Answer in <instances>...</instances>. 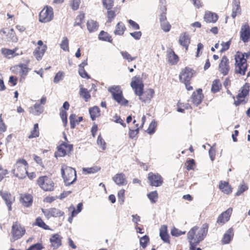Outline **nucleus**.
Returning a JSON list of instances; mask_svg holds the SVG:
<instances>
[{"mask_svg": "<svg viewBox=\"0 0 250 250\" xmlns=\"http://www.w3.org/2000/svg\"><path fill=\"white\" fill-rule=\"evenodd\" d=\"M130 85L135 94L144 103L149 102L154 96L155 91L153 89L148 88L144 91V84L140 76H135L132 78Z\"/></svg>", "mask_w": 250, "mask_h": 250, "instance_id": "f257e3e1", "label": "nucleus"}, {"mask_svg": "<svg viewBox=\"0 0 250 250\" xmlns=\"http://www.w3.org/2000/svg\"><path fill=\"white\" fill-rule=\"evenodd\" d=\"M208 229V224L205 223L201 228L195 226L189 230L187 234V238L190 244L189 250H194V246H196L204 239L207 235Z\"/></svg>", "mask_w": 250, "mask_h": 250, "instance_id": "f03ea898", "label": "nucleus"}, {"mask_svg": "<svg viewBox=\"0 0 250 250\" xmlns=\"http://www.w3.org/2000/svg\"><path fill=\"white\" fill-rule=\"evenodd\" d=\"M196 71L188 66L185 67L182 69L179 74V80L183 83L188 91H192L193 87L191 85V82L192 78L196 74Z\"/></svg>", "mask_w": 250, "mask_h": 250, "instance_id": "7ed1b4c3", "label": "nucleus"}, {"mask_svg": "<svg viewBox=\"0 0 250 250\" xmlns=\"http://www.w3.org/2000/svg\"><path fill=\"white\" fill-rule=\"evenodd\" d=\"M61 174L66 186H70L74 184L77 180L76 170L64 164L61 166Z\"/></svg>", "mask_w": 250, "mask_h": 250, "instance_id": "20e7f679", "label": "nucleus"}, {"mask_svg": "<svg viewBox=\"0 0 250 250\" xmlns=\"http://www.w3.org/2000/svg\"><path fill=\"white\" fill-rule=\"evenodd\" d=\"M235 73L244 76L248 69V64L246 59L244 58V55L240 51L236 52L234 55Z\"/></svg>", "mask_w": 250, "mask_h": 250, "instance_id": "39448f33", "label": "nucleus"}, {"mask_svg": "<svg viewBox=\"0 0 250 250\" xmlns=\"http://www.w3.org/2000/svg\"><path fill=\"white\" fill-rule=\"evenodd\" d=\"M28 167L27 162L23 158H20L14 165L12 172L15 177L19 179H23L27 175Z\"/></svg>", "mask_w": 250, "mask_h": 250, "instance_id": "423d86ee", "label": "nucleus"}, {"mask_svg": "<svg viewBox=\"0 0 250 250\" xmlns=\"http://www.w3.org/2000/svg\"><path fill=\"white\" fill-rule=\"evenodd\" d=\"M25 232L26 229L25 227L19 221L14 222L11 226L10 233V241L14 242L21 239L25 234Z\"/></svg>", "mask_w": 250, "mask_h": 250, "instance_id": "0eeeda50", "label": "nucleus"}, {"mask_svg": "<svg viewBox=\"0 0 250 250\" xmlns=\"http://www.w3.org/2000/svg\"><path fill=\"white\" fill-rule=\"evenodd\" d=\"M36 182L38 186L44 191H53L56 187V184L53 180L46 175L40 176Z\"/></svg>", "mask_w": 250, "mask_h": 250, "instance_id": "6e6552de", "label": "nucleus"}, {"mask_svg": "<svg viewBox=\"0 0 250 250\" xmlns=\"http://www.w3.org/2000/svg\"><path fill=\"white\" fill-rule=\"evenodd\" d=\"M108 90L111 93L113 99L119 104L124 106L128 105V101L124 97L123 91L119 86L111 87Z\"/></svg>", "mask_w": 250, "mask_h": 250, "instance_id": "1a4fd4ad", "label": "nucleus"}, {"mask_svg": "<svg viewBox=\"0 0 250 250\" xmlns=\"http://www.w3.org/2000/svg\"><path fill=\"white\" fill-rule=\"evenodd\" d=\"M250 91V84L248 83H246L241 88L239 92L236 97V100L234 101V104L236 106H238L240 104H245L247 100L246 97L249 94Z\"/></svg>", "mask_w": 250, "mask_h": 250, "instance_id": "9d476101", "label": "nucleus"}, {"mask_svg": "<svg viewBox=\"0 0 250 250\" xmlns=\"http://www.w3.org/2000/svg\"><path fill=\"white\" fill-rule=\"evenodd\" d=\"M160 14L159 15V21L160 27L165 32H169L171 28V25L167 21V7L165 5H162L160 7Z\"/></svg>", "mask_w": 250, "mask_h": 250, "instance_id": "9b49d317", "label": "nucleus"}, {"mask_svg": "<svg viewBox=\"0 0 250 250\" xmlns=\"http://www.w3.org/2000/svg\"><path fill=\"white\" fill-rule=\"evenodd\" d=\"M39 21L46 23L52 21L54 18L53 8L48 6H45L39 14Z\"/></svg>", "mask_w": 250, "mask_h": 250, "instance_id": "f8f14e48", "label": "nucleus"}, {"mask_svg": "<svg viewBox=\"0 0 250 250\" xmlns=\"http://www.w3.org/2000/svg\"><path fill=\"white\" fill-rule=\"evenodd\" d=\"M230 69L229 61L228 57L223 56L218 65V70L223 76L227 75Z\"/></svg>", "mask_w": 250, "mask_h": 250, "instance_id": "ddd939ff", "label": "nucleus"}, {"mask_svg": "<svg viewBox=\"0 0 250 250\" xmlns=\"http://www.w3.org/2000/svg\"><path fill=\"white\" fill-rule=\"evenodd\" d=\"M0 195L4 201L7 207H8V210H12V205L15 201V196H13L10 192L1 190L0 191Z\"/></svg>", "mask_w": 250, "mask_h": 250, "instance_id": "4468645a", "label": "nucleus"}, {"mask_svg": "<svg viewBox=\"0 0 250 250\" xmlns=\"http://www.w3.org/2000/svg\"><path fill=\"white\" fill-rule=\"evenodd\" d=\"M148 180L150 186L156 187L161 186L163 183V178L160 174L152 172L148 174Z\"/></svg>", "mask_w": 250, "mask_h": 250, "instance_id": "2eb2a0df", "label": "nucleus"}, {"mask_svg": "<svg viewBox=\"0 0 250 250\" xmlns=\"http://www.w3.org/2000/svg\"><path fill=\"white\" fill-rule=\"evenodd\" d=\"M73 149V145L68 144L66 143H62L58 146L57 151L56 155L59 157H64L70 153Z\"/></svg>", "mask_w": 250, "mask_h": 250, "instance_id": "dca6fc26", "label": "nucleus"}, {"mask_svg": "<svg viewBox=\"0 0 250 250\" xmlns=\"http://www.w3.org/2000/svg\"><path fill=\"white\" fill-rule=\"evenodd\" d=\"M19 201L23 207L29 208L32 205L33 196L28 193H21L20 194Z\"/></svg>", "mask_w": 250, "mask_h": 250, "instance_id": "f3484780", "label": "nucleus"}, {"mask_svg": "<svg viewBox=\"0 0 250 250\" xmlns=\"http://www.w3.org/2000/svg\"><path fill=\"white\" fill-rule=\"evenodd\" d=\"M240 38L244 43L250 41V26L248 23H245L242 25L240 31Z\"/></svg>", "mask_w": 250, "mask_h": 250, "instance_id": "a211bd4d", "label": "nucleus"}, {"mask_svg": "<svg viewBox=\"0 0 250 250\" xmlns=\"http://www.w3.org/2000/svg\"><path fill=\"white\" fill-rule=\"evenodd\" d=\"M204 97L202 89L198 88L192 93L190 97V100L194 105L198 106L201 104Z\"/></svg>", "mask_w": 250, "mask_h": 250, "instance_id": "6ab92c4d", "label": "nucleus"}, {"mask_svg": "<svg viewBox=\"0 0 250 250\" xmlns=\"http://www.w3.org/2000/svg\"><path fill=\"white\" fill-rule=\"evenodd\" d=\"M0 34H2L5 36V40L8 42H16L18 41V38L13 28L3 29L0 31Z\"/></svg>", "mask_w": 250, "mask_h": 250, "instance_id": "aec40b11", "label": "nucleus"}, {"mask_svg": "<svg viewBox=\"0 0 250 250\" xmlns=\"http://www.w3.org/2000/svg\"><path fill=\"white\" fill-rule=\"evenodd\" d=\"M42 211L45 217L47 218L53 217H60L64 215V212L60 209L52 208L49 209H42Z\"/></svg>", "mask_w": 250, "mask_h": 250, "instance_id": "412c9836", "label": "nucleus"}, {"mask_svg": "<svg viewBox=\"0 0 250 250\" xmlns=\"http://www.w3.org/2000/svg\"><path fill=\"white\" fill-rule=\"evenodd\" d=\"M232 212V208H229L226 211L223 212L218 217L216 223L220 226H222L225 224L229 220Z\"/></svg>", "mask_w": 250, "mask_h": 250, "instance_id": "4be33fe9", "label": "nucleus"}, {"mask_svg": "<svg viewBox=\"0 0 250 250\" xmlns=\"http://www.w3.org/2000/svg\"><path fill=\"white\" fill-rule=\"evenodd\" d=\"M190 41V37L186 32L181 33L179 36L178 40L179 43L180 45L185 48L186 51L188 50Z\"/></svg>", "mask_w": 250, "mask_h": 250, "instance_id": "5701e85b", "label": "nucleus"}, {"mask_svg": "<svg viewBox=\"0 0 250 250\" xmlns=\"http://www.w3.org/2000/svg\"><path fill=\"white\" fill-rule=\"evenodd\" d=\"M159 235L162 241L166 243H170V236L168 233L167 227V225H162L160 228Z\"/></svg>", "mask_w": 250, "mask_h": 250, "instance_id": "b1692460", "label": "nucleus"}, {"mask_svg": "<svg viewBox=\"0 0 250 250\" xmlns=\"http://www.w3.org/2000/svg\"><path fill=\"white\" fill-rule=\"evenodd\" d=\"M218 188L222 192L227 195L231 194L232 192V188L228 182L220 181Z\"/></svg>", "mask_w": 250, "mask_h": 250, "instance_id": "393cba45", "label": "nucleus"}, {"mask_svg": "<svg viewBox=\"0 0 250 250\" xmlns=\"http://www.w3.org/2000/svg\"><path fill=\"white\" fill-rule=\"evenodd\" d=\"M167 57L168 62L172 65H176L179 61L178 56L172 49H170L167 51Z\"/></svg>", "mask_w": 250, "mask_h": 250, "instance_id": "a878e982", "label": "nucleus"}, {"mask_svg": "<svg viewBox=\"0 0 250 250\" xmlns=\"http://www.w3.org/2000/svg\"><path fill=\"white\" fill-rule=\"evenodd\" d=\"M233 236L234 230L231 227L224 234L221 240L222 244L223 245L229 244L232 240Z\"/></svg>", "mask_w": 250, "mask_h": 250, "instance_id": "bb28decb", "label": "nucleus"}, {"mask_svg": "<svg viewBox=\"0 0 250 250\" xmlns=\"http://www.w3.org/2000/svg\"><path fill=\"white\" fill-rule=\"evenodd\" d=\"M241 13L240 0H233L232 2L231 17L233 19Z\"/></svg>", "mask_w": 250, "mask_h": 250, "instance_id": "cd10ccee", "label": "nucleus"}, {"mask_svg": "<svg viewBox=\"0 0 250 250\" xmlns=\"http://www.w3.org/2000/svg\"><path fill=\"white\" fill-rule=\"evenodd\" d=\"M204 21L208 23H215L218 19V16L217 14L210 11L205 12L204 16Z\"/></svg>", "mask_w": 250, "mask_h": 250, "instance_id": "c85d7f7f", "label": "nucleus"}, {"mask_svg": "<svg viewBox=\"0 0 250 250\" xmlns=\"http://www.w3.org/2000/svg\"><path fill=\"white\" fill-rule=\"evenodd\" d=\"M14 68L19 70L18 73L20 76L23 79L27 75L29 71L27 65L24 63H20L14 66Z\"/></svg>", "mask_w": 250, "mask_h": 250, "instance_id": "c756f323", "label": "nucleus"}, {"mask_svg": "<svg viewBox=\"0 0 250 250\" xmlns=\"http://www.w3.org/2000/svg\"><path fill=\"white\" fill-rule=\"evenodd\" d=\"M18 49V47H15L13 50L2 48L1 49V52L5 57L10 59L19 55V54L16 53Z\"/></svg>", "mask_w": 250, "mask_h": 250, "instance_id": "7c9ffc66", "label": "nucleus"}, {"mask_svg": "<svg viewBox=\"0 0 250 250\" xmlns=\"http://www.w3.org/2000/svg\"><path fill=\"white\" fill-rule=\"evenodd\" d=\"M62 237L58 234L53 235L50 238L51 246L54 249L58 248L62 245Z\"/></svg>", "mask_w": 250, "mask_h": 250, "instance_id": "2f4dec72", "label": "nucleus"}, {"mask_svg": "<svg viewBox=\"0 0 250 250\" xmlns=\"http://www.w3.org/2000/svg\"><path fill=\"white\" fill-rule=\"evenodd\" d=\"M47 49V46L44 45L43 46H38L33 51V55L36 59L39 61L41 60Z\"/></svg>", "mask_w": 250, "mask_h": 250, "instance_id": "473e14b6", "label": "nucleus"}, {"mask_svg": "<svg viewBox=\"0 0 250 250\" xmlns=\"http://www.w3.org/2000/svg\"><path fill=\"white\" fill-rule=\"evenodd\" d=\"M113 180L119 186H124L127 183L125 175L123 173L116 174L113 177Z\"/></svg>", "mask_w": 250, "mask_h": 250, "instance_id": "72a5a7b5", "label": "nucleus"}, {"mask_svg": "<svg viewBox=\"0 0 250 250\" xmlns=\"http://www.w3.org/2000/svg\"><path fill=\"white\" fill-rule=\"evenodd\" d=\"M126 29V28L125 24L122 21H119L115 26L114 34L115 35L123 36Z\"/></svg>", "mask_w": 250, "mask_h": 250, "instance_id": "f704fd0d", "label": "nucleus"}, {"mask_svg": "<svg viewBox=\"0 0 250 250\" xmlns=\"http://www.w3.org/2000/svg\"><path fill=\"white\" fill-rule=\"evenodd\" d=\"M43 107L38 103H36L29 108V112L34 115H39L43 111Z\"/></svg>", "mask_w": 250, "mask_h": 250, "instance_id": "c9c22d12", "label": "nucleus"}, {"mask_svg": "<svg viewBox=\"0 0 250 250\" xmlns=\"http://www.w3.org/2000/svg\"><path fill=\"white\" fill-rule=\"evenodd\" d=\"M83 117H79L75 114H71L69 116L70 127L72 129L74 128L77 125L83 121Z\"/></svg>", "mask_w": 250, "mask_h": 250, "instance_id": "e433bc0d", "label": "nucleus"}, {"mask_svg": "<svg viewBox=\"0 0 250 250\" xmlns=\"http://www.w3.org/2000/svg\"><path fill=\"white\" fill-rule=\"evenodd\" d=\"M87 28L90 33L96 31L99 28V25L97 21L93 20H89L86 22Z\"/></svg>", "mask_w": 250, "mask_h": 250, "instance_id": "4c0bfd02", "label": "nucleus"}, {"mask_svg": "<svg viewBox=\"0 0 250 250\" xmlns=\"http://www.w3.org/2000/svg\"><path fill=\"white\" fill-rule=\"evenodd\" d=\"M107 11V22H111L112 21L113 19L116 17L117 14L119 13V9H118L117 7H115L113 9H106Z\"/></svg>", "mask_w": 250, "mask_h": 250, "instance_id": "58836bf2", "label": "nucleus"}, {"mask_svg": "<svg viewBox=\"0 0 250 250\" xmlns=\"http://www.w3.org/2000/svg\"><path fill=\"white\" fill-rule=\"evenodd\" d=\"M98 38L101 41L109 42H112L113 40L112 36L108 32L103 30L101 31L99 34Z\"/></svg>", "mask_w": 250, "mask_h": 250, "instance_id": "ea45409f", "label": "nucleus"}, {"mask_svg": "<svg viewBox=\"0 0 250 250\" xmlns=\"http://www.w3.org/2000/svg\"><path fill=\"white\" fill-rule=\"evenodd\" d=\"M177 110L179 112L184 113L185 110L191 109V105L188 103H182L179 101L177 104Z\"/></svg>", "mask_w": 250, "mask_h": 250, "instance_id": "a19ab883", "label": "nucleus"}, {"mask_svg": "<svg viewBox=\"0 0 250 250\" xmlns=\"http://www.w3.org/2000/svg\"><path fill=\"white\" fill-rule=\"evenodd\" d=\"M222 88V84L219 79L214 80L212 83L211 91L215 93L219 92Z\"/></svg>", "mask_w": 250, "mask_h": 250, "instance_id": "79ce46f5", "label": "nucleus"}, {"mask_svg": "<svg viewBox=\"0 0 250 250\" xmlns=\"http://www.w3.org/2000/svg\"><path fill=\"white\" fill-rule=\"evenodd\" d=\"M79 94L85 102H88L91 98V95L89 91L87 88L81 87L80 89Z\"/></svg>", "mask_w": 250, "mask_h": 250, "instance_id": "37998d69", "label": "nucleus"}, {"mask_svg": "<svg viewBox=\"0 0 250 250\" xmlns=\"http://www.w3.org/2000/svg\"><path fill=\"white\" fill-rule=\"evenodd\" d=\"M91 119L94 121L97 117L100 116V109L98 106L91 107L89 109Z\"/></svg>", "mask_w": 250, "mask_h": 250, "instance_id": "c03bdc74", "label": "nucleus"}, {"mask_svg": "<svg viewBox=\"0 0 250 250\" xmlns=\"http://www.w3.org/2000/svg\"><path fill=\"white\" fill-rule=\"evenodd\" d=\"M34 225L37 226L45 230L50 229L49 226L45 223L40 217H38L36 219Z\"/></svg>", "mask_w": 250, "mask_h": 250, "instance_id": "a18cd8bd", "label": "nucleus"}, {"mask_svg": "<svg viewBox=\"0 0 250 250\" xmlns=\"http://www.w3.org/2000/svg\"><path fill=\"white\" fill-rule=\"evenodd\" d=\"M147 196L152 204L156 203L159 197L158 193L156 190L150 192L147 194Z\"/></svg>", "mask_w": 250, "mask_h": 250, "instance_id": "49530a36", "label": "nucleus"}, {"mask_svg": "<svg viewBox=\"0 0 250 250\" xmlns=\"http://www.w3.org/2000/svg\"><path fill=\"white\" fill-rule=\"evenodd\" d=\"M40 135L39 125L38 123L34 125L33 129L31 131L30 135L28 136L29 139L38 137Z\"/></svg>", "mask_w": 250, "mask_h": 250, "instance_id": "de8ad7c7", "label": "nucleus"}, {"mask_svg": "<svg viewBox=\"0 0 250 250\" xmlns=\"http://www.w3.org/2000/svg\"><path fill=\"white\" fill-rule=\"evenodd\" d=\"M101 170V167L94 166L91 167L83 168V171L85 174L95 173Z\"/></svg>", "mask_w": 250, "mask_h": 250, "instance_id": "09e8293b", "label": "nucleus"}, {"mask_svg": "<svg viewBox=\"0 0 250 250\" xmlns=\"http://www.w3.org/2000/svg\"><path fill=\"white\" fill-rule=\"evenodd\" d=\"M7 126L4 123L1 114H0V139L4 137L3 133L6 131Z\"/></svg>", "mask_w": 250, "mask_h": 250, "instance_id": "8fccbe9b", "label": "nucleus"}, {"mask_svg": "<svg viewBox=\"0 0 250 250\" xmlns=\"http://www.w3.org/2000/svg\"><path fill=\"white\" fill-rule=\"evenodd\" d=\"M60 47L63 51L69 52V41L67 37H64L63 38L60 43Z\"/></svg>", "mask_w": 250, "mask_h": 250, "instance_id": "3c124183", "label": "nucleus"}, {"mask_svg": "<svg viewBox=\"0 0 250 250\" xmlns=\"http://www.w3.org/2000/svg\"><path fill=\"white\" fill-rule=\"evenodd\" d=\"M121 54L124 58V59L127 61L128 62H132L135 60L137 57H132L128 52L127 51H121Z\"/></svg>", "mask_w": 250, "mask_h": 250, "instance_id": "603ef678", "label": "nucleus"}, {"mask_svg": "<svg viewBox=\"0 0 250 250\" xmlns=\"http://www.w3.org/2000/svg\"><path fill=\"white\" fill-rule=\"evenodd\" d=\"M60 116L62 119L64 126H66L67 125V114L66 111L61 108L60 109Z\"/></svg>", "mask_w": 250, "mask_h": 250, "instance_id": "864d4df0", "label": "nucleus"}, {"mask_svg": "<svg viewBox=\"0 0 250 250\" xmlns=\"http://www.w3.org/2000/svg\"><path fill=\"white\" fill-rule=\"evenodd\" d=\"M84 18V13L83 12H80L76 18L74 25H81L83 23Z\"/></svg>", "mask_w": 250, "mask_h": 250, "instance_id": "5fc2aeb1", "label": "nucleus"}, {"mask_svg": "<svg viewBox=\"0 0 250 250\" xmlns=\"http://www.w3.org/2000/svg\"><path fill=\"white\" fill-rule=\"evenodd\" d=\"M248 189V186L245 184H243L240 185L238 188V190L235 193L236 196H239L242 194L244 191Z\"/></svg>", "mask_w": 250, "mask_h": 250, "instance_id": "6e6d98bb", "label": "nucleus"}, {"mask_svg": "<svg viewBox=\"0 0 250 250\" xmlns=\"http://www.w3.org/2000/svg\"><path fill=\"white\" fill-rule=\"evenodd\" d=\"M135 123H136V121L134 120L133 124L136 126V128L133 130H130L129 132V136L131 138H133L134 137H135L139 133V127L138 124H135Z\"/></svg>", "mask_w": 250, "mask_h": 250, "instance_id": "4d7b16f0", "label": "nucleus"}, {"mask_svg": "<svg viewBox=\"0 0 250 250\" xmlns=\"http://www.w3.org/2000/svg\"><path fill=\"white\" fill-rule=\"evenodd\" d=\"M149 241V237L146 235L144 236L143 237H141L140 239V243L141 246L143 248L145 249Z\"/></svg>", "mask_w": 250, "mask_h": 250, "instance_id": "13d9d810", "label": "nucleus"}, {"mask_svg": "<svg viewBox=\"0 0 250 250\" xmlns=\"http://www.w3.org/2000/svg\"><path fill=\"white\" fill-rule=\"evenodd\" d=\"M156 126L157 123L154 121H152L146 130L147 132L150 134L154 133L155 131Z\"/></svg>", "mask_w": 250, "mask_h": 250, "instance_id": "bf43d9fd", "label": "nucleus"}, {"mask_svg": "<svg viewBox=\"0 0 250 250\" xmlns=\"http://www.w3.org/2000/svg\"><path fill=\"white\" fill-rule=\"evenodd\" d=\"M187 169L188 170L194 169L195 167V161L193 159L187 160L185 163Z\"/></svg>", "mask_w": 250, "mask_h": 250, "instance_id": "052dcab7", "label": "nucleus"}, {"mask_svg": "<svg viewBox=\"0 0 250 250\" xmlns=\"http://www.w3.org/2000/svg\"><path fill=\"white\" fill-rule=\"evenodd\" d=\"M102 2L106 9H112L114 5V0H102Z\"/></svg>", "mask_w": 250, "mask_h": 250, "instance_id": "680f3d73", "label": "nucleus"}, {"mask_svg": "<svg viewBox=\"0 0 250 250\" xmlns=\"http://www.w3.org/2000/svg\"><path fill=\"white\" fill-rule=\"evenodd\" d=\"M171 234L172 236L175 237H178L181 235L185 234L186 233V231L182 232V231L179 230L178 229L174 227L171 229Z\"/></svg>", "mask_w": 250, "mask_h": 250, "instance_id": "e2e57ef3", "label": "nucleus"}, {"mask_svg": "<svg viewBox=\"0 0 250 250\" xmlns=\"http://www.w3.org/2000/svg\"><path fill=\"white\" fill-rule=\"evenodd\" d=\"M230 43H231V40H230L228 42H222L221 44V46H222V48L221 49V50H220V52L221 53H223L227 50H228L229 47H230Z\"/></svg>", "mask_w": 250, "mask_h": 250, "instance_id": "0e129e2a", "label": "nucleus"}, {"mask_svg": "<svg viewBox=\"0 0 250 250\" xmlns=\"http://www.w3.org/2000/svg\"><path fill=\"white\" fill-rule=\"evenodd\" d=\"M0 182H1L9 174V171L7 169H3L2 166L0 164Z\"/></svg>", "mask_w": 250, "mask_h": 250, "instance_id": "69168bd1", "label": "nucleus"}, {"mask_svg": "<svg viewBox=\"0 0 250 250\" xmlns=\"http://www.w3.org/2000/svg\"><path fill=\"white\" fill-rule=\"evenodd\" d=\"M79 74L83 78L90 79V77L86 72L84 68L79 67Z\"/></svg>", "mask_w": 250, "mask_h": 250, "instance_id": "338daca9", "label": "nucleus"}, {"mask_svg": "<svg viewBox=\"0 0 250 250\" xmlns=\"http://www.w3.org/2000/svg\"><path fill=\"white\" fill-rule=\"evenodd\" d=\"M80 2V0H72L70 3L71 8L74 11L77 10L79 8Z\"/></svg>", "mask_w": 250, "mask_h": 250, "instance_id": "774afa93", "label": "nucleus"}]
</instances>
